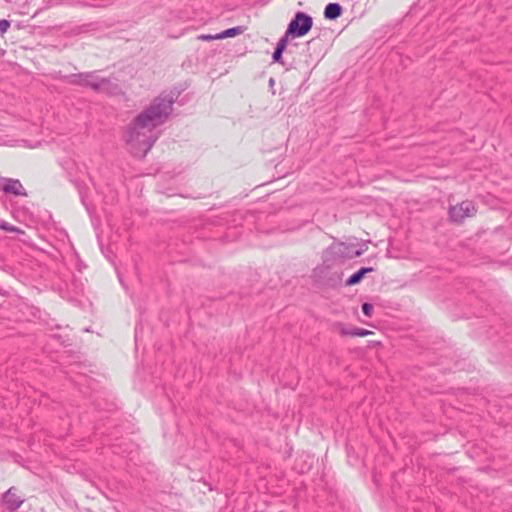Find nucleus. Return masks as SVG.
Wrapping results in <instances>:
<instances>
[{
    "mask_svg": "<svg viewBox=\"0 0 512 512\" xmlns=\"http://www.w3.org/2000/svg\"><path fill=\"white\" fill-rule=\"evenodd\" d=\"M180 94L177 88L161 92L127 127L125 141L135 157L144 158L151 150L159 138L156 128L169 120Z\"/></svg>",
    "mask_w": 512,
    "mask_h": 512,
    "instance_id": "nucleus-1",
    "label": "nucleus"
},
{
    "mask_svg": "<svg viewBox=\"0 0 512 512\" xmlns=\"http://www.w3.org/2000/svg\"><path fill=\"white\" fill-rule=\"evenodd\" d=\"M311 277L318 286L336 288L342 283L343 272L332 262H326L322 256V263L313 269Z\"/></svg>",
    "mask_w": 512,
    "mask_h": 512,
    "instance_id": "nucleus-2",
    "label": "nucleus"
},
{
    "mask_svg": "<svg viewBox=\"0 0 512 512\" xmlns=\"http://www.w3.org/2000/svg\"><path fill=\"white\" fill-rule=\"evenodd\" d=\"M362 254V250L356 249L354 245L337 242L331 244L324 251L322 256L326 258V262L341 267L347 260L358 257Z\"/></svg>",
    "mask_w": 512,
    "mask_h": 512,
    "instance_id": "nucleus-3",
    "label": "nucleus"
},
{
    "mask_svg": "<svg viewBox=\"0 0 512 512\" xmlns=\"http://www.w3.org/2000/svg\"><path fill=\"white\" fill-rule=\"evenodd\" d=\"M313 26V18L302 11L295 13L287 26L285 35L288 38H300L305 36Z\"/></svg>",
    "mask_w": 512,
    "mask_h": 512,
    "instance_id": "nucleus-4",
    "label": "nucleus"
},
{
    "mask_svg": "<svg viewBox=\"0 0 512 512\" xmlns=\"http://www.w3.org/2000/svg\"><path fill=\"white\" fill-rule=\"evenodd\" d=\"M68 78L71 84L89 87L94 91H99L104 85L109 83V80L105 78L99 79L95 77L94 72L72 74Z\"/></svg>",
    "mask_w": 512,
    "mask_h": 512,
    "instance_id": "nucleus-5",
    "label": "nucleus"
},
{
    "mask_svg": "<svg viewBox=\"0 0 512 512\" xmlns=\"http://www.w3.org/2000/svg\"><path fill=\"white\" fill-rule=\"evenodd\" d=\"M477 209L472 201L466 200L449 208L450 220L454 223H462L465 218L476 214Z\"/></svg>",
    "mask_w": 512,
    "mask_h": 512,
    "instance_id": "nucleus-6",
    "label": "nucleus"
},
{
    "mask_svg": "<svg viewBox=\"0 0 512 512\" xmlns=\"http://www.w3.org/2000/svg\"><path fill=\"white\" fill-rule=\"evenodd\" d=\"M1 502L9 512H15L23 504L24 499L17 494V488L13 486L2 495Z\"/></svg>",
    "mask_w": 512,
    "mask_h": 512,
    "instance_id": "nucleus-7",
    "label": "nucleus"
},
{
    "mask_svg": "<svg viewBox=\"0 0 512 512\" xmlns=\"http://www.w3.org/2000/svg\"><path fill=\"white\" fill-rule=\"evenodd\" d=\"M0 189L5 194H11L14 196H27L26 190L18 179L5 177L0 178Z\"/></svg>",
    "mask_w": 512,
    "mask_h": 512,
    "instance_id": "nucleus-8",
    "label": "nucleus"
},
{
    "mask_svg": "<svg viewBox=\"0 0 512 512\" xmlns=\"http://www.w3.org/2000/svg\"><path fill=\"white\" fill-rule=\"evenodd\" d=\"M289 38L284 34L278 41L276 48L272 54V60L275 63L284 64L283 62V52L285 51L288 45Z\"/></svg>",
    "mask_w": 512,
    "mask_h": 512,
    "instance_id": "nucleus-9",
    "label": "nucleus"
},
{
    "mask_svg": "<svg viewBox=\"0 0 512 512\" xmlns=\"http://www.w3.org/2000/svg\"><path fill=\"white\" fill-rule=\"evenodd\" d=\"M343 13V8L339 3H329L324 9V17L327 20H336Z\"/></svg>",
    "mask_w": 512,
    "mask_h": 512,
    "instance_id": "nucleus-10",
    "label": "nucleus"
},
{
    "mask_svg": "<svg viewBox=\"0 0 512 512\" xmlns=\"http://www.w3.org/2000/svg\"><path fill=\"white\" fill-rule=\"evenodd\" d=\"M374 269L372 267H362L354 274H352L347 280V286H354L362 281V279L366 276V274L372 272Z\"/></svg>",
    "mask_w": 512,
    "mask_h": 512,
    "instance_id": "nucleus-11",
    "label": "nucleus"
},
{
    "mask_svg": "<svg viewBox=\"0 0 512 512\" xmlns=\"http://www.w3.org/2000/svg\"><path fill=\"white\" fill-rule=\"evenodd\" d=\"M244 30H245V28L243 26H236V27L228 28V29L218 33L219 40L225 39V38H230V37H235L237 35L242 34L244 32Z\"/></svg>",
    "mask_w": 512,
    "mask_h": 512,
    "instance_id": "nucleus-12",
    "label": "nucleus"
},
{
    "mask_svg": "<svg viewBox=\"0 0 512 512\" xmlns=\"http://www.w3.org/2000/svg\"><path fill=\"white\" fill-rule=\"evenodd\" d=\"M342 333L344 335L364 337L371 334L372 332L363 328H353L348 331H342Z\"/></svg>",
    "mask_w": 512,
    "mask_h": 512,
    "instance_id": "nucleus-13",
    "label": "nucleus"
},
{
    "mask_svg": "<svg viewBox=\"0 0 512 512\" xmlns=\"http://www.w3.org/2000/svg\"><path fill=\"white\" fill-rule=\"evenodd\" d=\"M0 229L8 232L24 233L18 227H15L2 219H0Z\"/></svg>",
    "mask_w": 512,
    "mask_h": 512,
    "instance_id": "nucleus-14",
    "label": "nucleus"
},
{
    "mask_svg": "<svg viewBox=\"0 0 512 512\" xmlns=\"http://www.w3.org/2000/svg\"><path fill=\"white\" fill-rule=\"evenodd\" d=\"M197 39L200 41H213V40H219L218 33L217 34H200L197 36Z\"/></svg>",
    "mask_w": 512,
    "mask_h": 512,
    "instance_id": "nucleus-15",
    "label": "nucleus"
},
{
    "mask_svg": "<svg viewBox=\"0 0 512 512\" xmlns=\"http://www.w3.org/2000/svg\"><path fill=\"white\" fill-rule=\"evenodd\" d=\"M362 312L365 316L371 317L373 313V305L370 303H364L362 305Z\"/></svg>",
    "mask_w": 512,
    "mask_h": 512,
    "instance_id": "nucleus-16",
    "label": "nucleus"
},
{
    "mask_svg": "<svg viewBox=\"0 0 512 512\" xmlns=\"http://www.w3.org/2000/svg\"><path fill=\"white\" fill-rule=\"evenodd\" d=\"M10 27V21L6 19L0 20V33H5Z\"/></svg>",
    "mask_w": 512,
    "mask_h": 512,
    "instance_id": "nucleus-17",
    "label": "nucleus"
},
{
    "mask_svg": "<svg viewBox=\"0 0 512 512\" xmlns=\"http://www.w3.org/2000/svg\"><path fill=\"white\" fill-rule=\"evenodd\" d=\"M274 84H275V80H274L273 78H270V79H269V85H270L271 87H273V86H274Z\"/></svg>",
    "mask_w": 512,
    "mask_h": 512,
    "instance_id": "nucleus-18",
    "label": "nucleus"
}]
</instances>
